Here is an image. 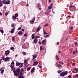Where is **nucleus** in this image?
Masks as SVG:
<instances>
[{
  "mask_svg": "<svg viewBox=\"0 0 78 78\" xmlns=\"http://www.w3.org/2000/svg\"><path fill=\"white\" fill-rule=\"evenodd\" d=\"M7 8V7L6 5H5L4 7H3L4 9H6Z\"/></svg>",
  "mask_w": 78,
  "mask_h": 78,
  "instance_id": "55",
  "label": "nucleus"
},
{
  "mask_svg": "<svg viewBox=\"0 0 78 78\" xmlns=\"http://www.w3.org/2000/svg\"><path fill=\"white\" fill-rule=\"evenodd\" d=\"M37 57V55H35L33 56V59H35Z\"/></svg>",
  "mask_w": 78,
  "mask_h": 78,
  "instance_id": "24",
  "label": "nucleus"
},
{
  "mask_svg": "<svg viewBox=\"0 0 78 78\" xmlns=\"http://www.w3.org/2000/svg\"><path fill=\"white\" fill-rule=\"evenodd\" d=\"M68 77L69 78H71L72 77V76L70 75H69L68 76Z\"/></svg>",
  "mask_w": 78,
  "mask_h": 78,
  "instance_id": "45",
  "label": "nucleus"
},
{
  "mask_svg": "<svg viewBox=\"0 0 78 78\" xmlns=\"http://www.w3.org/2000/svg\"><path fill=\"white\" fill-rule=\"evenodd\" d=\"M12 41L13 42L15 41V37H12Z\"/></svg>",
  "mask_w": 78,
  "mask_h": 78,
  "instance_id": "19",
  "label": "nucleus"
},
{
  "mask_svg": "<svg viewBox=\"0 0 78 78\" xmlns=\"http://www.w3.org/2000/svg\"><path fill=\"white\" fill-rule=\"evenodd\" d=\"M45 13L46 15H48V12H45Z\"/></svg>",
  "mask_w": 78,
  "mask_h": 78,
  "instance_id": "62",
  "label": "nucleus"
},
{
  "mask_svg": "<svg viewBox=\"0 0 78 78\" xmlns=\"http://www.w3.org/2000/svg\"><path fill=\"white\" fill-rule=\"evenodd\" d=\"M38 63V62L34 61L33 63V66H36L37 65Z\"/></svg>",
  "mask_w": 78,
  "mask_h": 78,
  "instance_id": "6",
  "label": "nucleus"
},
{
  "mask_svg": "<svg viewBox=\"0 0 78 78\" xmlns=\"http://www.w3.org/2000/svg\"><path fill=\"white\" fill-rule=\"evenodd\" d=\"M23 54L24 55H26V53L25 52H23Z\"/></svg>",
  "mask_w": 78,
  "mask_h": 78,
  "instance_id": "53",
  "label": "nucleus"
},
{
  "mask_svg": "<svg viewBox=\"0 0 78 78\" xmlns=\"http://www.w3.org/2000/svg\"><path fill=\"white\" fill-rule=\"evenodd\" d=\"M24 61V63H27V60L26 59H25Z\"/></svg>",
  "mask_w": 78,
  "mask_h": 78,
  "instance_id": "31",
  "label": "nucleus"
},
{
  "mask_svg": "<svg viewBox=\"0 0 78 78\" xmlns=\"http://www.w3.org/2000/svg\"><path fill=\"white\" fill-rule=\"evenodd\" d=\"M35 70V68L33 67L31 69V73H33L34 70Z\"/></svg>",
  "mask_w": 78,
  "mask_h": 78,
  "instance_id": "15",
  "label": "nucleus"
},
{
  "mask_svg": "<svg viewBox=\"0 0 78 78\" xmlns=\"http://www.w3.org/2000/svg\"><path fill=\"white\" fill-rule=\"evenodd\" d=\"M56 58L57 60H58L59 59V58L57 55L56 56Z\"/></svg>",
  "mask_w": 78,
  "mask_h": 78,
  "instance_id": "32",
  "label": "nucleus"
},
{
  "mask_svg": "<svg viewBox=\"0 0 78 78\" xmlns=\"http://www.w3.org/2000/svg\"><path fill=\"white\" fill-rule=\"evenodd\" d=\"M37 42V39H34V42L35 44H36Z\"/></svg>",
  "mask_w": 78,
  "mask_h": 78,
  "instance_id": "12",
  "label": "nucleus"
},
{
  "mask_svg": "<svg viewBox=\"0 0 78 78\" xmlns=\"http://www.w3.org/2000/svg\"><path fill=\"white\" fill-rule=\"evenodd\" d=\"M10 49L11 50H12L14 49V48L13 47H12L10 48Z\"/></svg>",
  "mask_w": 78,
  "mask_h": 78,
  "instance_id": "41",
  "label": "nucleus"
},
{
  "mask_svg": "<svg viewBox=\"0 0 78 78\" xmlns=\"http://www.w3.org/2000/svg\"><path fill=\"white\" fill-rule=\"evenodd\" d=\"M48 26V24H45V25L44 26L45 27H47Z\"/></svg>",
  "mask_w": 78,
  "mask_h": 78,
  "instance_id": "56",
  "label": "nucleus"
},
{
  "mask_svg": "<svg viewBox=\"0 0 78 78\" xmlns=\"http://www.w3.org/2000/svg\"><path fill=\"white\" fill-rule=\"evenodd\" d=\"M38 67H39L40 68H42V66H40V65L38 66Z\"/></svg>",
  "mask_w": 78,
  "mask_h": 78,
  "instance_id": "59",
  "label": "nucleus"
},
{
  "mask_svg": "<svg viewBox=\"0 0 78 78\" xmlns=\"http://www.w3.org/2000/svg\"><path fill=\"white\" fill-rule=\"evenodd\" d=\"M14 67V65H10V67L12 69H13Z\"/></svg>",
  "mask_w": 78,
  "mask_h": 78,
  "instance_id": "22",
  "label": "nucleus"
},
{
  "mask_svg": "<svg viewBox=\"0 0 78 78\" xmlns=\"http://www.w3.org/2000/svg\"><path fill=\"white\" fill-rule=\"evenodd\" d=\"M57 66L58 67H62V65H61L60 64H58L57 65Z\"/></svg>",
  "mask_w": 78,
  "mask_h": 78,
  "instance_id": "26",
  "label": "nucleus"
},
{
  "mask_svg": "<svg viewBox=\"0 0 78 78\" xmlns=\"http://www.w3.org/2000/svg\"><path fill=\"white\" fill-rule=\"evenodd\" d=\"M20 74L21 75H23V73H22V72H21L20 73Z\"/></svg>",
  "mask_w": 78,
  "mask_h": 78,
  "instance_id": "61",
  "label": "nucleus"
},
{
  "mask_svg": "<svg viewBox=\"0 0 78 78\" xmlns=\"http://www.w3.org/2000/svg\"><path fill=\"white\" fill-rule=\"evenodd\" d=\"M14 27V25H11V27Z\"/></svg>",
  "mask_w": 78,
  "mask_h": 78,
  "instance_id": "60",
  "label": "nucleus"
},
{
  "mask_svg": "<svg viewBox=\"0 0 78 78\" xmlns=\"http://www.w3.org/2000/svg\"><path fill=\"white\" fill-rule=\"evenodd\" d=\"M69 8H75V6L73 5H70L69 6Z\"/></svg>",
  "mask_w": 78,
  "mask_h": 78,
  "instance_id": "28",
  "label": "nucleus"
},
{
  "mask_svg": "<svg viewBox=\"0 0 78 78\" xmlns=\"http://www.w3.org/2000/svg\"><path fill=\"white\" fill-rule=\"evenodd\" d=\"M22 47L24 49H25L26 48V46H25V45L23 44V46H22Z\"/></svg>",
  "mask_w": 78,
  "mask_h": 78,
  "instance_id": "27",
  "label": "nucleus"
},
{
  "mask_svg": "<svg viewBox=\"0 0 78 78\" xmlns=\"http://www.w3.org/2000/svg\"><path fill=\"white\" fill-rule=\"evenodd\" d=\"M14 75L15 76H17V73H15Z\"/></svg>",
  "mask_w": 78,
  "mask_h": 78,
  "instance_id": "54",
  "label": "nucleus"
},
{
  "mask_svg": "<svg viewBox=\"0 0 78 78\" xmlns=\"http://www.w3.org/2000/svg\"><path fill=\"white\" fill-rule=\"evenodd\" d=\"M46 40L45 39H44V40H43L42 41V44H44V45H45L46 44Z\"/></svg>",
  "mask_w": 78,
  "mask_h": 78,
  "instance_id": "3",
  "label": "nucleus"
},
{
  "mask_svg": "<svg viewBox=\"0 0 78 78\" xmlns=\"http://www.w3.org/2000/svg\"><path fill=\"white\" fill-rule=\"evenodd\" d=\"M30 69H31V68H27V71L30 70Z\"/></svg>",
  "mask_w": 78,
  "mask_h": 78,
  "instance_id": "38",
  "label": "nucleus"
},
{
  "mask_svg": "<svg viewBox=\"0 0 78 78\" xmlns=\"http://www.w3.org/2000/svg\"><path fill=\"white\" fill-rule=\"evenodd\" d=\"M57 72H58V73H61V72L59 70Z\"/></svg>",
  "mask_w": 78,
  "mask_h": 78,
  "instance_id": "63",
  "label": "nucleus"
},
{
  "mask_svg": "<svg viewBox=\"0 0 78 78\" xmlns=\"http://www.w3.org/2000/svg\"><path fill=\"white\" fill-rule=\"evenodd\" d=\"M58 63L62 64H63V61L61 59H60V60L58 62Z\"/></svg>",
  "mask_w": 78,
  "mask_h": 78,
  "instance_id": "13",
  "label": "nucleus"
},
{
  "mask_svg": "<svg viewBox=\"0 0 78 78\" xmlns=\"http://www.w3.org/2000/svg\"><path fill=\"white\" fill-rule=\"evenodd\" d=\"M69 29H70V30H73V27H71L69 28Z\"/></svg>",
  "mask_w": 78,
  "mask_h": 78,
  "instance_id": "49",
  "label": "nucleus"
},
{
  "mask_svg": "<svg viewBox=\"0 0 78 78\" xmlns=\"http://www.w3.org/2000/svg\"><path fill=\"white\" fill-rule=\"evenodd\" d=\"M9 57H7L6 58H5L4 59V62H7L9 60Z\"/></svg>",
  "mask_w": 78,
  "mask_h": 78,
  "instance_id": "5",
  "label": "nucleus"
},
{
  "mask_svg": "<svg viewBox=\"0 0 78 78\" xmlns=\"http://www.w3.org/2000/svg\"><path fill=\"white\" fill-rule=\"evenodd\" d=\"M4 71V70H2V71H1V74H3V73Z\"/></svg>",
  "mask_w": 78,
  "mask_h": 78,
  "instance_id": "43",
  "label": "nucleus"
},
{
  "mask_svg": "<svg viewBox=\"0 0 78 78\" xmlns=\"http://www.w3.org/2000/svg\"><path fill=\"white\" fill-rule=\"evenodd\" d=\"M35 36H34V34H33L31 36V38L32 39H34V38Z\"/></svg>",
  "mask_w": 78,
  "mask_h": 78,
  "instance_id": "17",
  "label": "nucleus"
},
{
  "mask_svg": "<svg viewBox=\"0 0 78 78\" xmlns=\"http://www.w3.org/2000/svg\"><path fill=\"white\" fill-rule=\"evenodd\" d=\"M44 49V48H43L42 46H41L40 47V50L42 51Z\"/></svg>",
  "mask_w": 78,
  "mask_h": 78,
  "instance_id": "23",
  "label": "nucleus"
},
{
  "mask_svg": "<svg viewBox=\"0 0 78 78\" xmlns=\"http://www.w3.org/2000/svg\"><path fill=\"white\" fill-rule=\"evenodd\" d=\"M74 44H75V45L76 46L77 45V42H75Z\"/></svg>",
  "mask_w": 78,
  "mask_h": 78,
  "instance_id": "42",
  "label": "nucleus"
},
{
  "mask_svg": "<svg viewBox=\"0 0 78 78\" xmlns=\"http://www.w3.org/2000/svg\"><path fill=\"white\" fill-rule=\"evenodd\" d=\"M21 28H22V27H20L19 28H18V30H21Z\"/></svg>",
  "mask_w": 78,
  "mask_h": 78,
  "instance_id": "47",
  "label": "nucleus"
},
{
  "mask_svg": "<svg viewBox=\"0 0 78 78\" xmlns=\"http://www.w3.org/2000/svg\"><path fill=\"white\" fill-rule=\"evenodd\" d=\"M73 70H75L76 71V72H78V69L76 68H73Z\"/></svg>",
  "mask_w": 78,
  "mask_h": 78,
  "instance_id": "21",
  "label": "nucleus"
},
{
  "mask_svg": "<svg viewBox=\"0 0 78 78\" xmlns=\"http://www.w3.org/2000/svg\"><path fill=\"white\" fill-rule=\"evenodd\" d=\"M23 63H21V65H20V68H21L22 67V66H23Z\"/></svg>",
  "mask_w": 78,
  "mask_h": 78,
  "instance_id": "34",
  "label": "nucleus"
},
{
  "mask_svg": "<svg viewBox=\"0 0 78 78\" xmlns=\"http://www.w3.org/2000/svg\"><path fill=\"white\" fill-rule=\"evenodd\" d=\"M40 38V37L39 36H36L35 37V38L36 39H37V38Z\"/></svg>",
  "mask_w": 78,
  "mask_h": 78,
  "instance_id": "39",
  "label": "nucleus"
},
{
  "mask_svg": "<svg viewBox=\"0 0 78 78\" xmlns=\"http://www.w3.org/2000/svg\"><path fill=\"white\" fill-rule=\"evenodd\" d=\"M0 32H1V33L2 34H3L4 33V31H3V30H0Z\"/></svg>",
  "mask_w": 78,
  "mask_h": 78,
  "instance_id": "33",
  "label": "nucleus"
},
{
  "mask_svg": "<svg viewBox=\"0 0 78 78\" xmlns=\"http://www.w3.org/2000/svg\"><path fill=\"white\" fill-rule=\"evenodd\" d=\"M14 64V62L13 61H12V62L11 63V65H12Z\"/></svg>",
  "mask_w": 78,
  "mask_h": 78,
  "instance_id": "51",
  "label": "nucleus"
},
{
  "mask_svg": "<svg viewBox=\"0 0 78 78\" xmlns=\"http://www.w3.org/2000/svg\"><path fill=\"white\" fill-rule=\"evenodd\" d=\"M21 64V63H19V62H17L16 63V66H19Z\"/></svg>",
  "mask_w": 78,
  "mask_h": 78,
  "instance_id": "11",
  "label": "nucleus"
},
{
  "mask_svg": "<svg viewBox=\"0 0 78 78\" xmlns=\"http://www.w3.org/2000/svg\"><path fill=\"white\" fill-rule=\"evenodd\" d=\"M40 29H41V28L40 27H38V28H37V29L36 30V32H38Z\"/></svg>",
  "mask_w": 78,
  "mask_h": 78,
  "instance_id": "16",
  "label": "nucleus"
},
{
  "mask_svg": "<svg viewBox=\"0 0 78 78\" xmlns=\"http://www.w3.org/2000/svg\"><path fill=\"white\" fill-rule=\"evenodd\" d=\"M35 19V18H34V20H33L32 21H30V23L31 24H33L34 22V20Z\"/></svg>",
  "mask_w": 78,
  "mask_h": 78,
  "instance_id": "20",
  "label": "nucleus"
},
{
  "mask_svg": "<svg viewBox=\"0 0 78 78\" xmlns=\"http://www.w3.org/2000/svg\"><path fill=\"white\" fill-rule=\"evenodd\" d=\"M10 53V51L9 50H6L5 51V55L7 56V55Z\"/></svg>",
  "mask_w": 78,
  "mask_h": 78,
  "instance_id": "4",
  "label": "nucleus"
},
{
  "mask_svg": "<svg viewBox=\"0 0 78 78\" xmlns=\"http://www.w3.org/2000/svg\"><path fill=\"white\" fill-rule=\"evenodd\" d=\"M68 73L67 72H63L60 73V75L61 76H65V75H67Z\"/></svg>",
  "mask_w": 78,
  "mask_h": 78,
  "instance_id": "1",
  "label": "nucleus"
},
{
  "mask_svg": "<svg viewBox=\"0 0 78 78\" xmlns=\"http://www.w3.org/2000/svg\"><path fill=\"white\" fill-rule=\"evenodd\" d=\"M24 36L25 37H27V34L26 33H25L24 35Z\"/></svg>",
  "mask_w": 78,
  "mask_h": 78,
  "instance_id": "40",
  "label": "nucleus"
},
{
  "mask_svg": "<svg viewBox=\"0 0 78 78\" xmlns=\"http://www.w3.org/2000/svg\"><path fill=\"white\" fill-rule=\"evenodd\" d=\"M2 2L4 4L6 5V1H5V0H3V1H2Z\"/></svg>",
  "mask_w": 78,
  "mask_h": 78,
  "instance_id": "25",
  "label": "nucleus"
},
{
  "mask_svg": "<svg viewBox=\"0 0 78 78\" xmlns=\"http://www.w3.org/2000/svg\"><path fill=\"white\" fill-rule=\"evenodd\" d=\"M3 5L2 3L1 2H0V7H2V6Z\"/></svg>",
  "mask_w": 78,
  "mask_h": 78,
  "instance_id": "36",
  "label": "nucleus"
},
{
  "mask_svg": "<svg viewBox=\"0 0 78 78\" xmlns=\"http://www.w3.org/2000/svg\"><path fill=\"white\" fill-rule=\"evenodd\" d=\"M37 6H38L39 7H41V5L39 3H38V4H37Z\"/></svg>",
  "mask_w": 78,
  "mask_h": 78,
  "instance_id": "37",
  "label": "nucleus"
},
{
  "mask_svg": "<svg viewBox=\"0 0 78 78\" xmlns=\"http://www.w3.org/2000/svg\"><path fill=\"white\" fill-rule=\"evenodd\" d=\"M38 9H39L40 10H41V8L39 7L38 8Z\"/></svg>",
  "mask_w": 78,
  "mask_h": 78,
  "instance_id": "57",
  "label": "nucleus"
},
{
  "mask_svg": "<svg viewBox=\"0 0 78 78\" xmlns=\"http://www.w3.org/2000/svg\"><path fill=\"white\" fill-rule=\"evenodd\" d=\"M13 73H14V74L16 73V71L15 70H13Z\"/></svg>",
  "mask_w": 78,
  "mask_h": 78,
  "instance_id": "48",
  "label": "nucleus"
},
{
  "mask_svg": "<svg viewBox=\"0 0 78 78\" xmlns=\"http://www.w3.org/2000/svg\"><path fill=\"white\" fill-rule=\"evenodd\" d=\"M14 15L15 16H13L12 17V19L16 20L17 19L16 18L18 16V13H16Z\"/></svg>",
  "mask_w": 78,
  "mask_h": 78,
  "instance_id": "2",
  "label": "nucleus"
},
{
  "mask_svg": "<svg viewBox=\"0 0 78 78\" xmlns=\"http://www.w3.org/2000/svg\"><path fill=\"white\" fill-rule=\"evenodd\" d=\"M73 78H78V74L74 75L73 76Z\"/></svg>",
  "mask_w": 78,
  "mask_h": 78,
  "instance_id": "9",
  "label": "nucleus"
},
{
  "mask_svg": "<svg viewBox=\"0 0 78 78\" xmlns=\"http://www.w3.org/2000/svg\"><path fill=\"white\" fill-rule=\"evenodd\" d=\"M8 12H6L5 13V15L6 16H7L8 15Z\"/></svg>",
  "mask_w": 78,
  "mask_h": 78,
  "instance_id": "58",
  "label": "nucleus"
},
{
  "mask_svg": "<svg viewBox=\"0 0 78 78\" xmlns=\"http://www.w3.org/2000/svg\"><path fill=\"white\" fill-rule=\"evenodd\" d=\"M52 8V7L50 5L48 6V9H51Z\"/></svg>",
  "mask_w": 78,
  "mask_h": 78,
  "instance_id": "30",
  "label": "nucleus"
},
{
  "mask_svg": "<svg viewBox=\"0 0 78 78\" xmlns=\"http://www.w3.org/2000/svg\"><path fill=\"white\" fill-rule=\"evenodd\" d=\"M75 65V63H72V66H74Z\"/></svg>",
  "mask_w": 78,
  "mask_h": 78,
  "instance_id": "44",
  "label": "nucleus"
},
{
  "mask_svg": "<svg viewBox=\"0 0 78 78\" xmlns=\"http://www.w3.org/2000/svg\"><path fill=\"white\" fill-rule=\"evenodd\" d=\"M15 30V27L13 28L12 29H11L10 32L11 34H13L14 32V31Z\"/></svg>",
  "mask_w": 78,
  "mask_h": 78,
  "instance_id": "7",
  "label": "nucleus"
},
{
  "mask_svg": "<svg viewBox=\"0 0 78 78\" xmlns=\"http://www.w3.org/2000/svg\"><path fill=\"white\" fill-rule=\"evenodd\" d=\"M49 37V35L48 34V35H46L45 36H44V37L45 38H47V37Z\"/></svg>",
  "mask_w": 78,
  "mask_h": 78,
  "instance_id": "35",
  "label": "nucleus"
},
{
  "mask_svg": "<svg viewBox=\"0 0 78 78\" xmlns=\"http://www.w3.org/2000/svg\"><path fill=\"white\" fill-rule=\"evenodd\" d=\"M18 34L19 35H21L23 34V33L22 31H20L18 33Z\"/></svg>",
  "mask_w": 78,
  "mask_h": 78,
  "instance_id": "10",
  "label": "nucleus"
},
{
  "mask_svg": "<svg viewBox=\"0 0 78 78\" xmlns=\"http://www.w3.org/2000/svg\"><path fill=\"white\" fill-rule=\"evenodd\" d=\"M44 34H47V33L45 32H44Z\"/></svg>",
  "mask_w": 78,
  "mask_h": 78,
  "instance_id": "64",
  "label": "nucleus"
},
{
  "mask_svg": "<svg viewBox=\"0 0 78 78\" xmlns=\"http://www.w3.org/2000/svg\"><path fill=\"white\" fill-rule=\"evenodd\" d=\"M4 58H5V57H4V56H2V57H1V58H2V59L3 60H4V59H5Z\"/></svg>",
  "mask_w": 78,
  "mask_h": 78,
  "instance_id": "46",
  "label": "nucleus"
},
{
  "mask_svg": "<svg viewBox=\"0 0 78 78\" xmlns=\"http://www.w3.org/2000/svg\"><path fill=\"white\" fill-rule=\"evenodd\" d=\"M24 63V68L25 69H26V68L27 67V63Z\"/></svg>",
  "mask_w": 78,
  "mask_h": 78,
  "instance_id": "18",
  "label": "nucleus"
},
{
  "mask_svg": "<svg viewBox=\"0 0 78 78\" xmlns=\"http://www.w3.org/2000/svg\"><path fill=\"white\" fill-rule=\"evenodd\" d=\"M16 71L17 73H18L20 71V69L18 68L16 69Z\"/></svg>",
  "mask_w": 78,
  "mask_h": 78,
  "instance_id": "8",
  "label": "nucleus"
},
{
  "mask_svg": "<svg viewBox=\"0 0 78 78\" xmlns=\"http://www.w3.org/2000/svg\"><path fill=\"white\" fill-rule=\"evenodd\" d=\"M10 3V1H6L5 4H9Z\"/></svg>",
  "mask_w": 78,
  "mask_h": 78,
  "instance_id": "14",
  "label": "nucleus"
},
{
  "mask_svg": "<svg viewBox=\"0 0 78 78\" xmlns=\"http://www.w3.org/2000/svg\"><path fill=\"white\" fill-rule=\"evenodd\" d=\"M19 78H24V77L22 75H20L19 76Z\"/></svg>",
  "mask_w": 78,
  "mask_h": 78,
  "instance_id": "29",
  "label": "nucleus"
},
{
  "mask_svg": "<svg viewBox=\"0 0 78 78\" xmlns=\"http://www.w3.org/2000/svg\"><path fill=\"white\" fill-rule=\"evenodd\" d=\"M73 55L75 54V51L74 50L73 51Z\"/></svg>",
  "mask_w": 78,
  "mask_h": 78,
  "instance_id": "52",
  "label": "nucleus"
},
{
  "mask_svg": "<svg viewBox=\"0 0 78 78\" xmlns=\"http://www.w3.org/2000/svg\"><path fill=\"white\" fill-rule=\"evenodd\" d=\"M38 44H42V43L40 41H39L38 42Z\"/></svg>",
  "mask_w": 78,
  "mask_h": 78,
  "instance_id": "50",
  "label": "nucleus"
}]
</instances>
